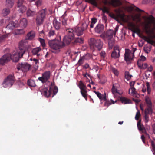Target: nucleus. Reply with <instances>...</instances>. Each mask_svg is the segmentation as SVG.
<instances>
[{"instance_id": "obj_28", "label": "nucleus", "mask_w": 155, "mask_h": 155, "mask_svg": "<svg viewBox=\"0 0 155 155\" xmlns=\"http://www.w3.org/2000/svg\"><path fill=\"white\" fill-rule=\"evenodd\" d=\"M36 14V12L29 9L27 12L26 15L27 17H32Z\"/></svg>"}, {"instance_id": "obj_10", "label": "nucleus", "mask_w": 155, "mask_h": 155, "mask_svg": "<svg viewBox=\"0 0 155 155\" xmlns=\"http://www.w3.org/2000/svg\"><path fill=\"white\" fill-rule=\"evenodd\" d=\"M31 66L27 63L24 62L19 63L17 66L18 70H21L23 72H27L29 70Z\"/></svg>"}, {"instance_id": "obj_24", "label": "nucleus", "mask_w": 155, "mask_h": 155, "mask_svg": "<svg viewBox=\"0 0 155 155\" xmlns=\"http://www.w3.org/2000/svg\"><path fill=\"white\" fill-rule=\"evenodd\" d=\"M128 9L129 11H132L133 10H135V11L140 12H143V10H142L140 9L138 7H136L134 5H132V6L128 7Z\"/></svg>"}, {"instance_id": "obj_27", "label": "nucleus", "mask_w": 155, "mask_h": 155, "mask_svg": "<svg viewBox=\"0 0 155 155\" xmlns=\"http://www.w3.org/2000/svg\"><path fill=\"white\" fill-rule=\"evenodd\" d=\"M114 34V31L111 30L107 31L106 33L107 37L110 39L112 38Z\"/></svg>"}, {"instance_id": "obj_44", "label": "nucleus", "mask_w": 155, "mask_h": 155, "mask_svg": "<svg viewBox=\"0 0 155 155\" xmlns=\"http://www.w3.org/2000/svg\"><path fill=\"white\" fill-rule=\"evenodd\" d=\"M125 77L127 80H129L132 77V75L130 74L129 72L128 71H126L125 73Z\"/></svg>"}, {"instance_id": "obj_21", "label": "nucleus", "mask_w": 155, "mask_h": 155, "mask_svg": "<svg viewBox=\"0 0 155 155\" xmlns=\"http://www.w3.org/2000/svg\"><path fill=\"white\" fill-rule=\"evenodd\" d=\"M41 49L40 47H37L33 48L32 50V54L33 55H37L38 56L40 55L39 53L41 51Z\"/></svg>"}, {"instance_id": "obj_55", "label": "nucleus", "mask_w": 155, "mask_h": 155, "mask_svg": "<svg viewBox=\"0 0 155 155\" xmlns=\"http://www.w3.org/2000/svg\"><path fill=\"white\" fill-rule=\"evenodd\" d=\"M112 92L114 94L117 93L120 95L121 94L119 93L118 92L117 90L114 88V85L113 86V87L112 89Z\"/></svg>"}, {"instance_id": "obj_15", "label": "nucleus", "mask_w": 155, "mask_h": 155, "mask_svg": "<svg viewBox=\"0 0 155 155\" xmlns=\"http://www.w3.org/2000/svg\"><path fill=\"white\" fill-rule=\"evenodd\" d=\"M19 26L18 21H16L15 22L11 21L7 25L6 28L7 29H9L11 30H13L15 27L17 28Z\"/></svg>"}, {"instance_id": "obj_43", "label": "nucleus", "mask_w": 155, "mask_h": 155, "mask_svg": "<svg viewBox=\"0 0 155 155\" xmlns=\"http://www.w3.org/2000/svg\"><path fill=\"white\" fill-rule=\"evenodd\" d=\"M42 3V0H37L35 2V5H36L37 8L41 6Z\"/></svg>"}, {"instance_id": "obj_9", "label": "nucleus", "mask_w": 155, "mask_h": 155, "mask_svg": "<svg viewBox=\"0 0 155 155\" xmlns=\"http://www.w3.org/2000/svg\"><path fill=\"white\" fill-rule=\"evenodd\" d=\"M50 77V72L46 71L42 74L41 77H39L38 80L41 81L43 84L49 82V81Z\"/></svg>"}, {"instance_id": "obj_49", "label": "nucleus", "mask_w": 155, "mask_h": 155, "mask_svg": "<svg viewBox=\"0 0 155 155\" xmlns=\"http://www.w3.org/2000/svg\"><path fill=\"white\" fill-rule=\"evenodd\" d=\"M132 18L133 20L134 21H136L137 22L140 21V19L139 17H138V16H132Z\"/></svg>"}, {"instance_id": "obj_64", "label": "nucleus", "mask_w": 155, "mask_h": 155, "mask_svg": "<svg viewBox=\"0 0 155 155\" xmlns=\"http://www.w3.org/2000/svg\"><path fill=\"white\" fill-rule=\"evenodd\" d=\"M105 54V53L104 51H102L100 53L101 56L103 58H104Z\"/></svg>"}, {"instance_id": "obj_14", "label": "nucleus", "mask_w": 155, "mask_h": 155, "mask_svg": "<svg viewBox=\"0 0 155 155\" xmlns=\"http://www.w3.org/2000/svg\"><path fill=\"white\" fill-rule=\"evenodd\" d=\"M120 50L117 47H114V51L112 52L111 56L112 58L116 59L120 57Z\"/></svg>"}, {"instance_id": "obj_4", "label": "nucleus", "mask_w": 155, "mask_h": 155, "mask_svg": "<svg viewBox=\"0 0 155 155\" xmlns=\"http://www.w3.org/2000/svg\"><path fill=\"white\" fill-rule=\"evenodd\" d=\"M90 48L92 50H100L102 48V44L100 39L91 38L89 41Z\"/></svg>"}, {"instance_id": "obj_53", "label": "nucleus", "mask_w": 155, "mask_h": 155, "mask_svg": "<svg viewBox=\"0 0 155 155\" xmlns=\"http://www.w3.org/2000/svg\"><path fill=\"white\" fill-rule=\"evenodd\" d=\"M149 117L147 114L146 112H145L144 115V121L145 123H147L149 121Z\"/></svg>"}, {"instance_id": "obj_58", "label": "nucleus", "mask_w": 155, "mask_h": 155, "mask_svg": "<svg viewBox=\"0 0 155 155\" xmlns=\"http://www.w3.org/2000/svg\"><path fill=\"white\" fill-rule=\"evenodd\" d=\"M101 10H102L103 12L104 13H109V10L105 7H104L103 8L101 9Z\"/></svg>"}, {"instance_id": "obj_45", "label": "nucleus", "mask_w": 155, "mask_h": 155, "mask_svg": "<svg viewBox=\"0 0 155 155\" xmlns=\"http://www.w3.org/2000/svg\"><path fill=\"white\" fill-rule=\"evenodd\" d=\"M25 0H18L17 2V6L19 7L23 5Z\"/></svg>"}, {"instance_id": "obj_39", "label": "nucleus", "mask_w": 155, "mask_h": 155, "mask_svg": "<svg viewBox=\"0 0 155 155\" xmlns=\"http://www.w3.org/2000/svg\"><path fill=\"white\" fill-rule=\"evenodd\" d=\"M146 84L147 94L148 95H150L151 94V89L149 83L148 82H147L146 83Z\"/></svg>"}, {"instance_id": "obj_59", "label": "nucleus", "mask_w": 155, "mask_h": 155, "mask_svg": "<svg viewBox=\"0 0 155 155\" xmlns=\"http://www.w3.org/2000/svg\"><path fill=\"white\" fill-rule=\"evenodd\" d=\"M111 103L110 101H106L104 104V105L108 107L110 105H111Z\"/></svg>"}, {"instance_id": "obj_16", "label": "nucleus", "mask_w": 155, "mask_h": 155, "mask_svg": "<svg viewBox=\"0 0 155 155\" xmlns=\"http://www.w3.org/2000/svg\"><path fill=\"white\" fill-rule=\"evenodd\" d=\"M124 59L127 62L129 61L132 59V58L130 56V50L129 49H125V52L124 54Z\"/></svg>"}, {"instance_id": "obj_32", "label": "nucleus", "mask_w": 155, "mask_h": 155, "mask_svg": "<svg viewBox=\"0 0 155 155\" xmlns=\"http://www.w3.org/2000/svg\"><path fill=\"white\" fill-rule=\"evenodd\" d=\"M8 37V35H0V44L5 41L6 38Z\"/></svg>"}, {"instance_id": "obj_62", "label": "nucleus", "mask_w": 155, "mask_h": 155, "mask_svg": "<svg viewBox=\"0 0 155 155\" xmlns=\"http://www.w3.org/2000/svg\"><path fill=\"white\" fill-rule=\"evenodd\" d=\"M91 3L93 5L97 6V2L96 0H90Z\"/></svg>"}, {"instance_id": "obj_41", "label": "nucleus", "mask_w": 155, "mask_h": 155, "mask_svg": "<svg viewBox=\"0 0 155 155\" xmlns=\"http://www.w3.org/2000/svg\"><path fill=\"white\" fill-rule=\"evenodd\" d=\"M145 101L147 105V106H152V103L151 101L150 100L149 97H146Z\"/></svg>"}, {"instance_id": "obj_37", "label": "nucleus", "mask_w": 155, "mask_h": 155, "mask_svg": "<svg viewBox=\"0 0 155 155\" xmlns=\"http://www.w3.org/2000/svg\"><path fill=\"white\" fill-rule=\"evenodd\" d=\"M150 142L151 143L152 149L153 151V153L154 155H155V139H154L153 140H151Z\"/></svg>"}, {"instance_id": "obj_57", "label": "nucleus", "mask_w": 155, "mask_h": 155, "mask_svg": "<svg viewBox=\"0 0 155 155\" xmlns=\"http://www.w3.org/2000/svg\"><path fill=\"white\" fill-rule=\"evenodd\" d=\"M111 71L116 75L117 76L118 74V72L117 70L114 68H112Z\"/></svg>"}, {"instance_id": "obj_3", "label": "nucleus", "mask_w": 155, "mask_h": 155, "mask_svg": "<svg viewBox=\"0 0 155 155\" xmlns=\"http://www.w3.org/2000/svg\"><path fill=\"white\" fill-rule=\"evenodd\" d=\"M58 88L56 86H54L52 83L50 84L49 89L47 88H45L41 90V93L42 95L45 97H48L52 94V97H53L58 91Z\"/></svg>"}, {"instance_id": "obj_50", "label": "nucleus", "mask_w": 155, "mask_h": 155, "mask_svg": "<svg viewBox=\"0 0 155 155\" xmlns=\"http://www.w3.org/2000/svg\"><path fill=\"white\" fill-rule=\"evenodd\" d=\"M39 40L41 43V46L43 47H45L46 45L45 40L44 39L41 38H39Z\"/></svg>"}, {"instance_id": "obj_17", "label": "nucleus", "mask_w": 155, "mask_h": 155, "mask_svg": "<svg viewBox=\"0 0 155 155\" xmlns=\"http://www.w3.org/2000/svg\"><path fill=\"white\" fill-rule=\"evenodd\" d=\"M104 29V26L103 25L98 24L95 28V31L96 32L100 34L103 32Z\"/></svg>"}, {"instance_id": "obj_52", "label": "nucleus", "mask_w": 155, "mask_h": 155, "mask_svg": "<svg viewBox=\"0 0 155 155\" xmlns=\"http://www.w3.org/2000/svg\"><path fill=\"white\" fill-rule=\"evenodd\" d=\"M94 92L95 93V94L97 95V97L100 100H102V96H103L102 94L100 92H97L95 91H94Z\"/></svg>"}, {"instance_id": "obj_6", "label": "nucleus", "mask_w": 155, "mask_h": 155, "mask_svg": "<svg viewBox=\"0 0 155 155\" xmlns=\"http://www.w3.org/2000/svg\"><path fill=\"white\" fill-rule=\"evenodd\" d=\"M45 9L41 11L37 15L36 18V23L38 26L41 25L43 23L46 15Z\"/></svg>"}, {"instance_id": "obj_22", "label": "nucleus", "mask_w": 155, "mask_h": 155, "mask_svg": "<svg viewBox=\"0 0 155 155\" xmlns=\"http://www.w3.org/2000/svg\"><path fill=\"white\" fill-rule=\"evenodd\" d=\"M137 64L138 67L140 69H146L147 66V63L143 64V62H141L140 60H138Z\"/></svg>"}, {"instance_id": "obj_47", "label": "nucleus", "mask_w": 155, "mask_h": 155, "mask_svg": "<svg viewBox=\"0 0 155 155\" xmlns=\"http://www.w3.org/2000/svg\"><path fill=\"white\" fill-rule=\"evenodd\" d=\"M88 23L86 22H84L83 23L82 26L81 27L82 29H83V31L86 29L88 27Z\"/></svg>"}, {"instance_id": "obj_63", "label": "nucleus", "mask_w": 155, "mask_h": 155, "mask_svg": "<svg viewBox=\"0 0 155 155\" xmlns=\"http://www.w3.org/2000/svg\"><path fill=\"white\" fill-rule=\"evenodd\" d=\"M128 25L129 27L131 28V29H130L131 30L132 29H134L135 28V25L132 23H130Z\"/></svg>"}, {"instance_id": "obj_13", "label": "nucleus", "mask_w": 155, "mask_h": 155, "mask_svg": "<svg viewBox=\"0 0 155 155\" xmlns=\"http://www.w3.org/2000/svg\"><path fill=\"white\" fill-rule=\"evenodd\" d=\"M137 127L139 131H141L142 133L146 135H149L147 133L146 129L144 126L141 123V120H140L137 122Z\"/></svg>"}, {"instance_id": "obj_11", "label": "nucleus", "mask_w": 155, "mask_h": 155, "mask_svg": "<svg viewBox=\"0 0 155 155\" xmlns=\"http://www.w3.org/2000/svg\"><path fill=\"white\" fill-rule=\"evenodd\" d=\"M11 58V54L9 53L6 54L1 58L0 64L2 65H4L5 63L8 62Z\"/></svg>"}, {"instance_id": "obj_23", "label": "nucleus", "mask_w": 155, "mask_h": 155, "mask_svg": "<svg viewBox=\"0 0 155 155\" xmlns=\"http://www.w3.org/2000/svg\"><path fill=\"white\" fill-rule=\"evenodd\" d=\"M14 4V0H6V5L7 8H12Z\"/></svg>"}, {"instance_id": "obj_38", "label": "nucleus", "mask_w": 155, "mask_h": 155, "mask_svg": "<svg viewBox=\"0 0 155 155\" xmlns=\"http://www.w3.org/2000/svg\"><path fill=\"white\" fill-rule=\"evenodd\" d=\"M74 39H75L74 41V44L77 43H82L83 42V39L82 38H75Z\"/></svg>"}, {"instance_id": "obj_20", "label": "nucleus", "mask_w": 155, "mask_h": 155, "mask_svg": "<svg viewBox=\"0 0 155 155\" xmlns=\"http://www.w3.org/2000/svg\"><path fill=\"white\" fill-rule=\"evenodd\" d=\"M111 4L114 7L119 6L122 4V3L120 0H112Z\"/></svg>"}, {"instance_id": "obj_25", "label": "nucleus", "mask_w": 155, "mask_h": 155, "mask_svg": "<svg viewBox=\"0 0 155 155\" xmlns=\"http://www.w3.org/2000/svg\"><path fill=\"white\" fill-rule=\"evenodd\" d=\"M25 31L23 29H15L13 31V34L15 35H21L24 34Z\"/></svg>"}, {"instance_id": "obj_35", "label": "nucleus", "mask_w": 155, "mask_h": 155, "mask_svg": "<svg viewBox=\"0 0 155 155\" xmlns=\"http://www.w3.org/2000/svg\"><path fill=\"white\" fill-rule=\"evenodd\" d=\"M27 84L28 86L32 87H34L36 85L35 81L31 79L28 80V81Z\"/></svg>"}, {"instance_id": "obj_61", "label": "nucleus", "mask_w": 155, "mask_h": 155, "mask_svg": "<svg viewBox=\"0 0 155 155\" xmlns=\"http://www.w3.org/2000/svg\"><path fill=\"white\" fill-rule=\"evenodd\" d=\"M146 59V58L143 55H141L140 57V59H139L138 60H140L141 62H143Z\"/></svg>"}, {"instance_id": "obj_36", "label": "nucleus", "mask_w": 155, "mask_h": 155, "mask_svg": "<svg viewBox=\"0 0 155 155\" xmlns=\"http://www.w3.org/2000/svg\"><path fill=\"white\" fill-rule=\"evenodd\" d=\"M80 92L82 96L86 100H87V92L86 90H84V91L81 89V91H80Z\"/></svg>"}, {"instance_id": "obj_33", "label": "nucleus", "mask_w": 155, "mask_h": 155, "mask_svg": "<svg viewBox=\"0 0 155 155\" xmlns=\"http://www.w3.org/2000/svg\"><path fill=\"white\" fill-rule=\"evenodd\" d=\"M85 57L84 56L81 57L77 63V65L79 66L81 65L85 61Z\"/></svg>"}, {"instance_id": "obj_60", "label": "nucleus", "mask_w": 155, "mask_h": 155, "mask_svg": "<svg viewBox=\"0 0 155 155\" xmlns=\"http://www.w3.org/2000/svg\"><path fill=\"white\" fill-rule=\"evenodd\" d=\"M151 106H147L148 108L147 109V110L148 114H150L152 112Z\"/></svg>"}, {"instance_id": "obj_29", "label": "nucleus", "mask_w": 155, "mask_h": 155, "mask_svg": "<svg viewBox=\"0 0 155 155\" xmlns=\"http://www.w3.org/2000/svg\"><path fill=\"white\" fill-rule=\"evenodd\" d=\"M9 8H5L2 11V15L4 16H6L8 15L10 12V10Z\"/></svg>"}, {"instance_id": "obj_34", "label": "nucleus", "mask_w": 155, "mask_h": 155, "mask_svg": "<svg viewBox=\"0 0 155 155\" xmlns=\"http://www.w3.org/2000/svg\"><path fill=\"white\" fill-rule=\"evenodd\" d=\"M97 19L96 18H93L91 19V23L90 25V27L93 28L94 25L97 22Z\"/></svg>"}, {"instance_id": "obj_40", "label": "nucleus", "mask_w": 155, "mask_h": 155, "mask_svg": "<svg viewBox=\"0 0 155 155\" xmlns=\"http://www.w3.org/2000/svg\"><path fill=\"white\" fill-rule=\"evenodd\" d=\"M120 100L122 103L124 104L129 103L130 102V100L124 97L121 98Z\"/></svg>"}, {"instance_id": "obj_31", "label": "nucleus", "mask_w": 155, "mask_h": 155, "mask_svg": "<svg viewBox=\"0 0 155 155\" xmlns=\"http://www.w3.org/2000/svg\"><path fill=\"white\" fill-rule=\"evenodd\" d=\"M31 60L33 61V63L34 64V68L35 70H37L38 67V64L39 63L38 60L35 58H34L33 60L31 58Z\"/></svg>"}, {"instance_id": "obj_30", "label": "nucleus", "mask_w": 155, "mask_h": 155, "mask_svg": "<svg viewBox=\"0 0 155 155\" xmlns=\"http://www.w3.org/2000/svg\"><path fill=\"white\" fill-rule=\"evenodd\" d=\"M78 86L81 91V89L82 90H86L87 87L81 81H80L79 83Z\"/></svg>"}, {"instance_id": "obj_26", "label": "nucleus", "mask_w": 155, "mask_h": 155, "mask_svg": "<svg viewBox=\"0 0 155 155\" xmlns=\"http://www.w3.org/2000/svg\"><path fill=\"white\" fill-rule=\"evenodd\" d=\"M35 36V34L34 31H31L29 32L27 35L26 39L32 40Z\"/></svg>"}, {"instance_id": "obj_48", "label": "nucleus", "mask_w": 155, "mask_h": 155, "mask_svg": "<svg viewBox=\"0 0 155 155\" xmlns=\"http://www.w3.org/2000/svg\"><path fill=\"white\" fill-rule=\"evenodd\" d=\"M141 116V114L140 111L138 110L137 112L136 113L135 118V120H139V118Z\"/></svg>"}, {"instance_id": "obj_54", "label": "nucleus", "mask_w": 155, "mask_h": 155, "mask_svg": "<svg viewBox=\"0 0 155 155\" xmlns=\"http://www.w3.org/2000/svg\"><path fill=\"white\" fill-rule=\"evenodd\" d=\"M55 34V31L53 29H51L49 32L48 36L49 37H51L54 36Z\"/></svg>"}, {"instance_id": "obj_46", "label": "nucleus", "mask_w": 155, "mask_h": 155, "mask_svg": "<svg viewBox=\"0 0 155 155\" xmlns=\"http://www.w3.org/2000/svg\"><path fill=\"white\" fill-rule=\"evenodd\" d=\"M61 20L62 25L64 26H66L68 25L67 23V20L65 18H64L62 17L60 19Z\"/></svg>"}, {"instance_id": "obj_18", "label": "nucleus", "mask_w": 155, "mask_h": 155, "mask_svg": "<svg viewBox=\"0 0 155 155\" xmlns=\"http://www.w3.org/2000/svg\"><path fill=\"white\" fill-rule=\"evenodd\" d=\"M53 26L55 28L58 30H59L61 27V23L60 22L58 21L57 19L54 18L53 21Z\"/></svg>"}, {"instance_id": "obj_7", "label": "nucleus", "mask_w": 155, "mask_h": 155, "mask_svg": "<svg viewBox=\"0 0 155 155\" xmlns=\"http://www.w3.org/2000/svg\"><path fill=\"white\" fill-rule=\"evenodd\" d=\"M131 31L133 33L137 34L139 37L148 43L153 45L155 43V42L150 37H147L141 34L140 30L139 28H135L134 29H131Z\"/></svg>"}, {"instance_id": "obj_8", "label": "nucleus", "mask_w": 155, "mask_h": 155, "mask_svg": "<svg viewBox=\"0 0 155 155\" xmlns=\"http://www.w3.org/2000/svg\"><path fill=\"white\" fill-rule=\"evenodd\" d=\"M15 82L14 76L10 75L7 77L2 83L3 86L5 88L11 87Z\"/></svg>"}, {"instance_id": "obj_12", "label": "nucleus", "mask_w": 155, "mask_h": 155, "mask_svg": "<svg viewBox=\"0 0 155 155\" xmlns=\"http://www.w3.org/2000/svg\"><path fill=\"white\" fill-rule=\"evenodd\" d=\"M72 29L73 30V34L74 35V38L72 40V41L75 38V35L74 34L75 33H76L77 35L78 36H79L81 35H83V29H82V28L81 27H76L74 29H73L72 28H68L67 29Z\"/></svg>"}, {"instance_id": "obj_51", "label": "nucleus", "mask_w": 155, "mask_h": 155, "mask_svg": "<svg viewBox=\"0 0 155 155\" xmlns=\"http://www.w3.org/2000/svg\"><path fill=\"white\" fill-rule=\"evenodd\" d=\"M136 92L135 89L134 87H131L129 90V93H130L131 94H135Z\"/></svg>"}, {"instance_id": "obj_56", "label": "nucleus", "mask_w": 155, "mask_h": 155, "mask_svg": "<svg viewBox=\"0 0 155 155\" xmlns=\"http://www.w3.org/2000/svg\"><path fill=\"white\" fill-rule=\"evenodd\" d=\"M108 46L110 49H112L114 44V42L112 41H109L108 42Z\"/></svg>"}, {"instance_id": "obj_19", "label": "nucleus", "mask_w": 155, "mask_h": 155, "mask_svg": "<svg viewBox=\"0 0 155 155\" xmlns=\"http://www.w3.org/2000/svg\"><path fill=\"white\" fill-rule=\"evenodd\" d=\"M28 24V21L25 18H23L21 19L20 21V23L18 24L19 26L22 28H25Z\"/></svg>"}, {"instance_id": "obj_2", "label": "nucleus", "mask_w": 155, "mask_h": 155, "mask_svg": "<svg viewBox=\"0 0 155 155\" xmlns=\"http://www.w3.org/2000/svg\"><path fill=\"white\" fill-rule=\"evenodd\" d=\"M26 40H21L19 43V47L15 51H14L11 55V58L13 61L18 62L26 51V48L25 46Z\"/></svg>"}, {"instance_id": "obj_1", "label": "nucleus", "mask_w": 155, "mask_h": 155, "mask_svg": "<svg viewBox=\"0 0 155 155\" xmlns=\"http://www.w3.org/2000/svg\"><path fill=\"white\" fill-rule=\"evenodd\" d=\"M73 30L71 29H66L67 35L64 38L62 43L56 40H50L48 43L52 49L59 51V50L66 45H69L74 38Z\"/></svg>"}, {"instance_id": "obj_5", "label": "nucleus", "mask_w": 155, "mask_h": 155, "mask_svg": "<svg viewBox=\"0 0 155 155\" xmlns=\"http://www.w3.org/2000/svg\"><path fill=\"white\" fill-rule=\"evenodd\" d=\"M152 18H154L152 15H151L150 17H145L144 28L146 33L147 34H154L153 31L150 29L151 24L153 21Z\"/></svg>"}, {"instance_id": "obj_42", "label": "nucleus", "mask_w": 155, "mask_h": 155, "mask_svg": "<svg viewBox=\"0 0 155 155\" xmlns=\"http://www.w3.org/2000/svg\"><path fill=\"white\" fill-rule=\"evenodd\" d=\"M19 8V12L20 13H23L24 12H25L26 9V7L25 6L23 5H22V6L20 7H18Z\"/></svg>"}]
</instances>
